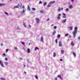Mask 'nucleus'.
I'll use <instances>...</instances> for the list:
<instances>
[{"label":"nucleus","mask_w":80,"mask_h":80,"mask_svg":"<svg viewBox=\"0 0 80 80\" xmlns=\"http://www.w3.org/2000/svg\"><path fill=\"white\" fill-rule=\"evenodd\" d=\"M4 64H5V65L7 66L8 65V62H4Z\"/></svg>","instance_id":"6ab92c4d"},{"label":"nucleus","mask_w":80,"mask_h":80,"mask_svg":"<svg viewBox=\"0 0 80 80\" xmlns=\"http://www.w3.org/2000/svg\"><path fill=\"white\" fill-rule=\"evenodd\" d=\"M62 18H66V16H63Z\"/></svg>","instance_id":"de8ad7c7"},{"label":"nucleus","mask_w":80,"mask_h":80,"mask_svg":"<svg viewBox=\"0 0 80 80\" xmlns=\"http://www.w3.org/2000/svg\"><path fill=\"white\" fill-rule=\"evenodd\" d=\"M0 64L1 65L2 67H4V65H3V62H2V60H0Z\"/></svg>","instance_id":"7ed1b4c3"},{"label":"nucleus","mask_w":80,"mask_h":80,"mask_svg":"<svg viewBox=\"0 0 80 80\" xmlns=\"http://www.w3.org/2000/svg\"><path fill=\"white\" fill-rule=\"evenodd\" d=\"M51 6L50 5H48V7H51Z\"/></svg>","instance_id":"3c124183"},{"label":"nucleus","mask_w":80,"mask_h":80,"mask_svg":"<svg viewBox=\"0 0 80 80\" xmlns=\"http://www.w3.org/2000/svg\"><path fill=\"white\" fill-rule=\"evenodd\" d=\"M27 62H28V63H30V62H29L28 60H27Z\"/></svg>","instance_id":"864d4df0"},{"label":"nucleus","mask_w":80,"mask_h":80,"mask_svg":"<svg viewBox=\"0 0 80 80\" xmlns=\"http://www.w3.org/2000/svg\"><path fill=\"white\" fill-rule=\"evenodd\" d=\"M32 10H35L36 9L35 8H32Z\"/></svg>","instance_id":"4c0bfd02"},{"label":"nucleus","mask_w":80,"mask_h":80,"mask_svg":"<svg viewBox=\"0 0 80 80\" xmlns=\"http://www.w3.org/2000/svg\"><path fill=\"white\" fill-rule=\"evenodd\" d=\"M66 21H67V19H65L64 20L62 21H61V22L62 23H65L66 22Z\"/></svg>","instance_id":"20e7f679"},{"label":"nucleus","mask_w":80,"mask_h":80,"mask_svg":"<svg viewBox=\"0 0 80 80\" xmlns=\"http://www.w3.org/2000/svg\"><path fill=\"white\" fill-rule=\"evenodd\" d=\"M35 77L36 79H38V77L36 75L35 76Z\"/></svg>","instance_id":"72a5a7b5"},{"label":"nucleus","mask_w":80,"mask_h":80,"mask_svg":"<svg viewBox=\"0 0 80 80\" xmlns=\"http://www.w3.org/2000/svg\"><path fill=\"white\" fill-rule=\"evenodd\" d=\"M5 60H6V61H7V60H8V58H5Z\"/></svg>","instance_id":"c9c22d12"},{"label":"nucleus","mask_w":80,"mask_h":80,"mask_svg":"<svg viewBox=\"0 0 80 80\" xmlns=\"http://www.w3.org/2000/svg\"><path fill=\"white\" fill-rule=\"evenodd\" d=\"M5 4L4 3H0V6L2 7V6H5Z\"/></svg>","instance_id":"6e6552de"},{"label":"nucleus","mask_w":80,"mask_h":80,"mask_svg":"<svg viewBox=\"0 0 80 80\" xmlns=\"http://www.w3.org/2000/svg\"><path fill=\"white\" fill-rule=\"evenodd\" d=\"M62 14H63V16H65L66 15H65V13H62Z\"/></svg>","instance_id":"a19ab883"},{"label":"nucleus","mask_w":80,"mask_h":80,"mask_svg":"<svg viewBox=\"0 0 80 80\" xmlns=\"http://www.w3.org/2000/svg\"><path fill=\"white\" fill-rule=\"evenodd\" d=\"M58 38H60V35H58Z\"/></svg>","instance_id":"37998d69"},{"label":"nucleus","mask_w":80,"mask_h":80,"mask_svg":"<svg viewBox=\"0 0 80 80\" xmlns=\"http://www.w3.org/2000/svg\"><path fill=\"white\" fill-rule=\"evenodd\" d=\"M28 10H30V7H29V6H28Z\"/></svg>","instance_id":"cd10ccee"},{"label":"nucleus","mask_w":80,"mask_h":80,"mask_svg":"<svg viewBox=\"0 0 80 80\" xmlns=\"http://www.w3.org/2000/svg\"><path fill=\"white\" fill-rule=\"evenodd\" d=\"M61 10H63V8H61Z\"/></svg>","instance_id":"603ef678"},{"label":"nucleus","mask_w":80,"mask_h":80,"mask_svg":"<svg viewBox=\"0 0 80 80\" xmlns=\"http://www.w3.org/2000/svg\"><path fill=\"white\" fill-rule=\"evenodd\" d=\"M42 2L40 1L39 2V4H42Z\"/></svg>","instance_id":"7c9ffc66"},{"label":"nucleus","mask_w":80,"mask_h":80,"mask_svg":"<svg viewBox=\"0 0 80 80\" xmlns=\"http://www.w3.org/2000/svg\"><path fill=\"white\" fill-rule=\"evenodd\" d=\"M18 18H20V17H19V16H18Z\"/></svg>","instance_id":"774afa93"},{"label":"nucleus","mask_w":80,"mask_h":80,"mask_svg":"<svg viewBox=\"0 0 80 80\" xmlns=\"http://www.w3.org/2000/svg\"><path fill=\"white\" fill-rule=\"evenodd\" d=\"M20 59H21V60H22V58H20Z\"/></svg>","instance_id":"0e129e2a"},{"label":"nucleus","mask_w":80,"mask_h":80,"mask_svg":"<svg viewBox=\"0 0 80 80\" xmlns=\"http://www.w3.org/2000/svg\"><path fill=\"white\" fill-rule=\"evenodd\" d=\"M1 46H3V44L2 43L1 44Z\"/></svg>","instance_id":"052dcab7"},{"label":"nucleus","mask_w":80,"mask_h":80,"mask_svg":"<svg viewBox=\"0 0 80 80\" xmlns=\"http://www.w3.org/2000/svg\"><path fill=\"white\" fill-rule=\"evenodd\" d=\"M62 60H62V59H60V61H61V62L62 61Z\"/></svg>","instance_id":"6e6d98bb"},{"label":"nucleus","mask_w":80,"mask_h":80,"mask_svg":"<svg viewBox=\"0 0 80 80\" xmlns=\"http://www.w3.org/2000/svg\"><path fill=\"white\" fill-rule=\"evenodd\" d=\"M55 80H57V78H55Z\"/></svg>","instance_id":"e2e57ef3"},{"label":"nucleus","mask_w":80,"mask_h":80,"mask_svg":"<svg viewBox=\"0 0 80 80\" xmlns=\"http://www.w3.org/2000/svg\"><path fill=\"white\" fill-rule=\"evenodd\" d=\"M29 27L30 28H31V27H32V26H31V25H29Z\"/></svg>","instance_id":"49530a36"},{"label":"nucleus","mask_w":80,"mask_h":80,"mask_svg":"<svg viewBox=\"0 0 80 80\" xmlns=\"http://www.w3.org/2000/svg\"><path fill=\"white\" fill-rule=\"evenodd\" d=\"M4 13H5V14H6L7 15H8V13L7 12H6L5 11L4 12Z\"/></svg>","instance_id":"a878e982"},{"label":"nucleus","mask_w":80,"mask_h":80,"mask_svg":"<svg viewBox=\"0 0 80 80\" xmlns=\"http://www.w3.org/2000/svg\"><path fill=\"white\" fill-rule=\"evenodd\" d=\"M58 10V12H60V8H59Z\"/></svg>","instance_id":"c756f323"},{"label":"nucleus","mask_w":80,"mask_h":80,"mask_svg":"<svg viewBox=\"0 0 80 80\" xmlns=\"http://www.w3.org/2000/svg\"><path fill=\"white\" fill-rule=\"evenodd\" d=\"M66 12H68V10H69V9H68V8H66Z\"/></svg>","instance_id":"473e14b6"},{"label":"nucleus","mask_w":80,"mask_h":80,"mask_svg":"<svg viewBox=\"0 0 80 80\" xmlns=\"http://www.w3.org/2000/svg\"><path fill=\"white\" fill-rule=\"evenodd\" d=\"M54 29H57V27L56 26L54 27Z\"/></svg>","instance_id":"58836bf2"},{"label":"nucleus","mask_w":80,"mask_h":80,"mask_svg":"<svg viewBox=\"0 0 80 80\" xmlns=\"http://www.w3.org/2000/svg\"><path fill=\"white\" fill-rule=\"evenodd\" d=\"M57 19H60V17L58 16L57 18Z\"/></svg>","instance_id":"f704fd0d"},{"label":"nucleus","mask_w":80,"mask_h":80,"mask_svg":"<svg viewBox=\"0 0 80 80\" xmlns=\"http://www.w3.org/2000/svg\"><path fill=\"white\" fill-rule=\"evenodd\" d=\"M56 31H55V30H54V31H53V32H52V35H54L55 34V33H56Z\"/></svg>","instance_id":"ddd939ff"},{"label":"nucleus","mask_w":80,"mask_h":80,"mask_svg":"<svg viewBox=\"0 0 80 80\" xmlns=\"http://www.w3.org/2000/svg\"><path fill=\"white\" fill-rule=\"evenodd\" d=\"M20 4H21V5H20V4H18V7H20H20H22V3H20Z\"/></svg>","instance_id":"b1692460"},{"label":"nucleus","mask_w":80,"mask_h":80,"mask_svg":"<svg viewBox=\"0 0 80 80\" xmlns=\"http://www.w3.org/2000/svg\"><path fill=\"white\" fill-rule=\"evenodd\" d=\"M22 8H25V6H22Z\"/></svg>","instance_id":"13d9d810"},{"label":"nucleus","mask_w":80,"mask_h":80,"mask_svg":"<svg viewBox=\"0 0 80 80\" xmlns=\"http://www.w3.org/2000/svg\"><path fill=\"white\" fill-rule=\"evenodd\" d=\"M0 79L2 80H5V78H0Z\"/></svg>","instance_id":"c85d7f7f"},{"label":"nucleus","mask_w":80,"mask_h":80,"mask_svg":"<svg viewBox=\"0 0 80 80\" xmlns=\"http://www.w3.org/2000/svg\"><path fill=\"white\" fill-rule=\"evenodd\" d=\"M24 73L25 74H26V73H27V72H26L25 71H24Z\"/></svg>","instance_id":"4d7b16f0"},{"label":"nucleus","mask_w":80,"mask_h":80,"mask_svg":"<svg viewBox=\"0 0 80 80\" xmlns=\"http://www.w3.org/2000/svg\"><path fill=\"white\" fill-rule=\"evenodd\" d=\"M18 8V6H14V7H13V8Z\"/></svg>","instance_id":"bb28decb"},{"label":"nucleus","mask_w":80,"mask_h":80,"mask_svg":"<svg viewBox=\"0 0 80 80\" xmlns=\"http://www.w3.org/2000/svg\"><path fill=\"white\" fill-rule=\"evenodd\" d=\"M40 41L42 42H43V37H42L41 38V39H40Z\"/></svg>","instance_id":"423d86ee"},{"label":"nucleus","mask_w":80,"mask_h":80,"mask_svg":"<svg viewBox=\"0 0 80 80\" xmlns=\"http://www.w3.org/2000/svg\"><path fill=\"white\" fill-rule=\"evenodd\" d=\"M28 45H30V43H29V44Z\"/></svg>","instance_id":"338daca9"},{"label":"nucleus","mask_w":80,"mask_h":80,"mask_svg":"<svg viewBox=\"0 0 80 80\" xmlns=\"http://www.w3.org/2000/svg\"><path fill=\"white\" fill-rule=\"evenodd\" d=\"M73 55L75 57H76V54H75V52H73Z\"/></svg>","instance_id":"393cba45"},{"label":"nucleus","mask_w":80,"mask_h":80,"mask_svg":"<svg viewBox=\"0 0 80 80\" xmlns=\"http://www.w3.org/2000/svg\"><path fill=\"white\" fill-rule=\"evenodd\" d=\"M27 52L28 53H30V49H28Z\"/></svg>","instance_id":"9b49d317"},{"label":"nucleus","mask_w":80,"mask_h":80,"mask_svg":"<svg viewBox=\"0 0 80 80\" xmlns=\"http://www.w3.org/2000/svg\"><path fill=\"white\" fill-rule=\"evenodd\" d=\"M48 20H50V18H48L47 19V21H48Z\"/></svg>","instance_id":"09e8293b"},{"label":"nucleus","mask_w":80,"mask_h":80,"mask_svg":"<svg viewBox=\"0 0 80 80\" xmlns=\"http://www.w3.org/2000/svg\"><path fill=\"white\" fill-rule=\"evenodd\" d=\"M69 35V34L68 33H67L65 34V37H67V36H68Z\"/></svg>","instance_id":"5701e85b"},{"label":"nucleus","mask_w":80,"mask_h":80,"mask_svg":"<svg viewBox=\"0 0 80 80\" xmlns=\"http://www.w3.org/2000/svg\"><path fill=\"white\" fill-rule=\"evenodd\" d=\"M23 25L25 27H26V25H25V22H23Z\"/></svg>","instance_id":"aec40b11"},{"label":"nucleus","mask_w":80,"mask_h":80,"mask_svg":"<svg viewBox=\"0 0 80 80\" xmlns=\"http://www.w3.org/2000/svg\"><path fill=\"white\" fill-rule=\"evenodd\" d=\"M46 5H47V2H45L43 3V6H44V7H45V6Z\"/></svg>","instance_id":"2eb2a0df"},{"label":"nucleus","mask_w":80,"mask_h":80,"mask_svg":"<svg viewBox=\"0 0 80 80\" xmlns=\"http://www.w3.org/2000/svg\"><path fill=\"white\" fill-rule=\"evenodd\" d=\"M55 2V1H51L49 3L50 5H51V4H53V3H54Z\"/></svg>","instance_id":"0eeeda50"},{"label":"nucleus","mask_w":80,"mask_h":80,"mask_svg":"<svg viewBox=\"0 0 80 80\" xmlns=\"http://www.w3.org/2000/svg\"><path fill=\"white\" fill-rule=\"evenodd\" d=\"M69 28H70V30H72V29H73V27H70Z\"/></svg>","instance_id":"412c9836"},{"label":"nucleus","mask_w":80,"mask_h":80,"mask_svg":"<svg viewBox=\"0 0 80 80\" xmlns=\"http://www.w3.org/2000/svg\"><path fill=\"white\" fill-rule=\"evenodd\" d=\"M3 55H4V56H5V53H3Z\"/></svg>","instance_id":"5fc2aeb1"},{"label":"nucleus","mask_w":80,"mask_h":80,"mask_svg":"<svg viewBox=\"0 0 80 80\" xmlns=\"http://www.w3.org/2000/svg\"><path fill=\"white\" fill-rule=\"evenodd\" d=\"M24 67H26V66L25 65H24Z\"/></svg>","instance_id":"69168bd1"},{"label":"nucleus","mask_w":80,"mask_h":80,"mask_svg":"<svg viewBox=\"0 0 80 80\" xmlns=\"http://www.w3.org/2000/svg\"><path fill=\"white\" fill-rule=\"evenodd\" d=\"M58 77L60 78V79H62V77H61V76L60 75H58Z\"/></svg>","instance_id":"f3484780"},{"label":"nucleus","mask_w":80,"mask_h":80,"mask_svg":"<svg viewBox=\"0 0 80 80\" xmlns=\"http://www.w3.org/2000/svg\"><path fill=\"white\" fill-rule=\"evenodd\" d=\"M36 22L37 23H40V19L38 18H35Z\"/></svg>","instance_id":"f03ea898"},{"label":"nucleus","mask_w":80,"mask_h":80,"mask_svg":"<svg viewBox=\"0 0 80 80\" xmlns=\"http://www.w3.org/2000/svg\"><path fill=\"white\" fill-rule=\"evenodd\" d=\"M69 8L70 9H72L73 8V6L72 5H70L69 6Z\"/></svg>","instance_id":"9d476101"},{"label":"nucleus","mask_w":80,"mask_h":80,"mask_svg":"<svg viewBox=\"0 0 80 80\" xmlns=\"http://www.w3.org/2000/svg\"><path fill=\"white\" fill-rule=\"evenodd\" d=\"M56 56V53L54 52L53 54V57H55Z\"/></svg>","instance_id":"a211bd4d"},{"label":"nucleus","mask_w":80,"mask_h":80,"mask_svg":"<svg viewBox=\"0 0 80 80\" xmlns=\"http://www.w3.org/2000/svg\"><path fill=\"white\" fill-rule=\"evenodd\" d=\"M71 45L72 46V47H73V46H74V43H73V41H72V42Z\"/></svg>","instance_id":"f8f14e48"},{"label":"nucleus","mask_w":80,"mask_h":80,"mask_svg":"<svg viewBox=\"0 0 80 80\" xmlns=\"http://www.w3.org/2000/svg\"><path fill=\"white\" fill-rule=\"evenodd\" d=\"M71 2H72V3H73V1H74V0H71Z\"/></svg>","instance_id":"a18cd8bd"},{"label":"nucleus","mask_w":80,"mask_h":80,"mask_svg":"<svg viewBox=\"0 0 80 80\" xmlns=\"http://www.w3.org/2000/svg\"><path fill=\"white\" fill-rule=\"evenodd\" d=\"M40 12L41 13H45L43 10H41Z\"/></svg>","instance_id":"1a4fd4ad"},{"label":"nucleus","mask_w":80,"mask_h":80,"mask_svg":"<svg viewBox=\"0 0 80 80\" xmlns=\"http://www.w3.org/2000/svg\"><path fill=\"white\" fill-rule=\"evenodd\" d=\"M59 47H62V44L61 41H59Z\"/></svg>","instance_id":"39448f33"},{"label":"nucleus","mask_w":80,"mask_h":80,"mask_svg":"<svg viewBox=\"0 0 80 80\" xmlns=\"http://www.w3.org/2000/svg\"><path fill=\"white\" fill-rule=\"evenodd\" d=\"M58 17H60V16H61V14H59L58 15Z\"/></svg>","instance_id":"79ce46f5"},{"label":"nucleus","mask_w":80,"mask_h":80,"mask_svg":"<svg viewBox=\"0 0 80 80\" xmlns=\"http://www.w3.org/2000/svg\"><path fill=\"white\" fill-rule=\"evenodd\" d=\"M38 49V48L37 47H36L35 48V51H36V50H37V49Z\"/></svg>","instance_id":"4be33fe9"},{"label":"nucleus","mask_w":80,"mask_h":80,"mask_svg":"<svg viewBox=\"0 0 80 80\" xmlns=\"http://www.w3.org/2000/svg\"><path fill=\"white\" fill-rule=\"evenodd\" d=\"M15 50H18V49L17 48H15Z\"/></svg>","instance_id":"c03bdc74"},{"label":"nucleus","mask_w":80,"mask_h":80,"mask_svg":"<svg viewBox=\"0 0 80 80\" xmlns=\"http://www.w3.org/2000/svg\"><path fill=\"white\" fill-rule=\"evenodd\" d=\"M69 38H71V36H69Z\"/></svg>","instance_id":"bf43d9fd"},{"label":"nucleus","mask_w":80,"mask_h":80,"mask_svg":"<svg viewBox=\"0 0 80 80\" xmlns=\"http://www.w3.org/2000/svg\"><path fill=\"white\" fill-rule=\"evenodd\" d=\"M61 53L62 54H63V53H64V51L63 50H61Z\"/></svg>","instance_id":"dca6fc26"},{"label":"nucleus","mask_w":80,"mask_h":80,"mask_svg":"<svg viewBox=\"0 0 80 80\" xmlns=\"http://www.w3.org/2000/svg\"><path fill=\"white\" fill-rule=\"evenodd\" d=\"M78 40H80V37H78Z\"/></svg>","instance_id":"8fccbe9b"},{"label":"nucleus","mask_w":80,"mask_h":80,"mask_svg":"<svg viewBox=\"0 0 80 80\" xmlns=\"http://www.w3.org/2000/svg\"><path fill=\"white\" fill-rule=\"evenodd\" d=\"M77 30H78V28H77V27H75L74 28V31L72 32L73 35V38H75L76 35L77 33Z\"/></svg>","instance_id":"f257e3e1"},{"label":"nucleus","mask_w":80,"mask_h":80,"mask_svg":"<svg viewBox=\"0 0 80 80\" xmlns=\"http://www.w3.org/2000/svg\"><path fill=\"white\" fill-rule=\"evenodd\" d=\"M51 26L52 27H53V24H52Z\"/></svg>","instance_id":"680f3d73"},{"label":"nucleus","mask_w":80,"mask_h":80,"mask_svg":"<svg viewBox=\"0 0 80 80\" xmlns=\"http://www.w3.org/2000/svg\"><path fill=\"white\" fill-rule=\"evenodd\" d=\"M8 49H6V52H8Z\"/></svg>","instance_id":"e433bc0d"},{"label":"nucleus","mask_w":80,"mask_h":80,"mask_svg":"<svg viewBox=\"0 0 80 80\" xmlns=\"http://www.w3.org/2000/svg\"><path fill=\"white\" fill-rule=\"evenodd\" d=\"M24 12H25V10H24V9H23L22 12L21 13V15H23V13H24Z\"/></svg>","instance_id":"4468645a"},{"label":"nucleus","mask_w":80,"mask_h":80,"mask_svg":"<svg viewBox=\"0 0 80 80\" xmlns=\"http://www.w3.org/2000/svg\"><path fill=\"white\" fill-rule=\"evenodd\" d=\"M21 43L22 45H25V43H24V42H21Z\"/></svg>","instance_id":"2f4dec72"},{"label":"nucleus","mask_w":80,"mask_h":80,"mask_svg":"<svg viewBox=\"0 0 80 80\" xmlns=\"http://www.w3.org/2000/svg\"><path fill=\"white\" fill-rule=\"evenodd\" d=\"M57 40H58V39H57L55 40V42H56V43H57V42H58Z\"/></svg>","instance_id":"ea45409f"}]
</instances>
